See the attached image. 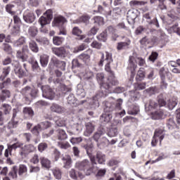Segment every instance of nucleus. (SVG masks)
I'll list each match as a JSON object with an SVG mask.
<instances>
[{
    "instance_id": "f257e3e1",
    "label": "nucleus",
    "mask_w": 180,
    "mask_h": 180,
    "mask_svg": "<svg viewBox=\"0 0 180 180\" xmlns=\"http://www.w3.org/2000/svg\"><path fill=\"white\" fill-rule=\"evenodd\" d=\"M101 58L98 63V65L99 67H103V63H105V70L110 75L107 82H103V79H105V75H103V73H98L96 75L97 81L100 82V90L91 102L92 108L94 109L99 108V101L95 99H101V98L108 96L109 94H112V85H117L119 84V81H117V79L115 77V72H113L110 68V65L113 63L112 53L105 52V56L103 53H101Z\"/></svg>"
},
{
    "instance_id": "f03ea898",
    "label": "nucleus",
    "mask_w": 180,
    "mask_h": 180,
    "mask_svg": "<svg viewBox=\"0 0 180 180\" xmlns=\"http://www.w3.org/2000/svg\"><path fill=\"white\" fill-rule=\"evenodd\" d=\"M90 160L88 159H84L82 161H78L75 164V168L79 171H84L86 175L88 176L91 174H94V169H95V165L98 163L95 158H89Z\"/></svg>"
},
{
    "instance_id": "7ed1b4c3",
    "label": "nucleus",
    "mask_w": 180,
    "mask_h": 180,
    "mask_svg": "<svg viewBox=\"0 0 180 180\" xmlns=\"http://www.w3.org/2000/svg\"><path fill=\"white\" fill-rule=\"evenodd\" d=\"M104 105V113L100 117V120L102 123H109L112 120V112L115 110V106L112 105V103L105 101Z\"/></svg>"
},
{
    "instance_id": "20e7f679",
    "label": "nucleus",
    "mask_w": 180,
    "mask_h": 180,
    "mask_svg": "<svg viewBox=\"0 0 180 180\" xmlns=\"http://www.w3.org/2000/svg\"><path fill=\"white\" fill-rule=\"evenodd\" d=\"M53 19V11L51 10H48L44 14V15L41 16L39 19V23H40L41 27L46 26V25H49L51 20ZM41 28L40 32L41 33H48L49 30Z\"/></svg>"
},
{
    "instance_id": "39448f33",
    "label": "nucleus",
    "mask_w": 180,
    "mask_h": 180,
    "mask_svg": "<svg viewBox=\"0 0 180 180\" xmlns=\"http://www.w3.org/2000/svg\"><path fill=\"white\" fill-rule=\"evenodd\" d=\"M167 105V102L162 98V95H160L158 96V101L150 100L149 103L148 105V110H158L160 108H162Z\"/></svg>"
},
{
    "instance_id": "423d86ee",
    "label": "nucleus",
    "mask_w": 180,
    "mask_h": 180,
    "mask_svg": "<svg viewBox=\"0 0 180 180\" xmlns=\"http://www.w3.org/2000/svg\"><path fill=\"white\" fill-rule=\"evenodd\" d=\"M20 94L23 95V96H26L27 98H32V99H35L39 96V90L37 89H32V87L27 86L21 89Z\"/></svg>"
},
{
    "instance_id": "0eeeda50",
    "label": "nucleus",
    "mask_w": 180,
    "mask_h": 180,
    "mask_svg": "<svg viewBox=\"0 0 180 180\" xmlns=\"http://www.w3.org/2000/svg\"><path fill=\"white\" fill-rule=\"evenodd\" d=\"M129 62V66L130 68L133 69V71H136V68H137V63L139 67H143L144 66V64H146V60L143 58H134V56H130Z\"/></svg>"
},
{
    "instance_id": "6e6552de",
    "label": "nucleus",
    "mask_w": 180,
    "mask_h": 180,
    "mask_svg": "<svg viewBox=\"0 0 180 180\" xmlns=\"http://www.w3.org/2000/svg\"><path fill=\"white\" fill-rule=\"evenodd\" d=\"M41 89L42 91L43 98L49 99V101H53V99H54L56 97V93L54 92V90L50 87V86L46 85L44 86H41Z\"/></svg>"
},
{
    "instance_id": "1a4fd4ad",
    "label": "nucleus",
    "mask_w": 180,
    "mask_h": 180,
    "mask_svg": "<svg viewBox=\"0 0 180 180\" xmlns=\"http://www.w3.org/2000/svg\"><path fill=\"white\" fill-rule=\"evenodd\" d=\"M65 23H67V19L64 16L58 15L54 18L52 26L58 27L60 30H64L65 29Z\"/></svg>"
},
{
    "instance_id": "9d476101",
    "label": "nucleus",
    "mask_w": 180,
    "mask_h": 180,
    "mask_svg": "<svg viewBox=\"0 0 180 180\" xmlns=\"http://www.w3.org/2000/svg\"><path fill=\"white\" fill-rule=\"evenodd\" d=\"M26 53H29V49H27V46H23L22 51H17L15 57L20 60V61H22V63H25L27 61L29 58V56H27Z\"/></svg>"
},
{
    "instance_id": "9b49d317",
    "label": "nucleus",
    "mask_w": 180,
    "mask_h": 180,
    "mask_svg": "<svg viewBox=\"0 0 180 180\" xmlns=\"http://www.w3.org/2000/svg\"><path fill=\"white\" fill-rule=\"evenodd\" d=\"M139 16V10L131 9L127 12V21L129 25H134L136 23V19Z\"/></svg>"
},
{
    "instance_id": "f8f14e48",
    "label": "nucleus",
    "mask_w": 180,
    "mask_h": 180,
    "mask_svg": "<svg viewBox=\"0 0 180 180\" xmlns=\"http://www.w3.org/2000/svg\"><path fill=\"white\" fill-rule=\"evenodd\" d=\"M61 160L65 169H70L72 167V158L70 155H63Z\"/></svg>"
},
{
    "instance_id": "ddd939ff",
    "label": "nucleus",
    "mask_w": 180,
    "mask_h": 180,
    "mask_svg": "<svg viewBox=\"0 0 180 180\" xmlns=\"http://www.w3.org/2000/svg\"><path fill=\"white\" fill-rule=\"evenodd\" d=\"M51 63H52L55 67H57V68H60L62 71H65V62L60 60L56 57H53L51 59Z\"/></svg>"
},
{
    "instance_id": "4468645a",
    "label": "nucleus",
    "mask_w": 180,
    "mask_h": 180,
    "mask_svg": "<svg viewBox=\"0 0 180 180\" xmlns=\"http://www.w3.org/2000/svg\"><path fill=\"white\" fill-rule=\"evenodd\" d=\"M52 53L59 58H65L66 51L64 47L52 48Z\"/></svg>"
},
{
    "instance_id": "2eb2a0df",
    "label": "nucleus",
    "mask_w": 180,
    "mask_h": 180,
    "mask_svg": "<svg viewBox=\"0 0 180 180\" xmlns=\"http://www.w3.org/2000/svg\"><path fill=\"white\" fill-rule=\"evenodd\" d=\"M50 110L51 112L58 113V115H61L65 112V108L64 107L56 103L51 104Z\"/></svg>"
},
{
    "instance_id": "dca6fc26",
    "label": "nucleus",
    "mask_w": 180,
    "mask_h": 180,
    "mask_svg": "<svg viewBox=\"0 0 180 180\" xmlns=\"http://www.w3.org/2000/svg\"><path fill=\"white\" fill-rule=\"evenodd\" d=\"M96 162L97 161L98 164L101 165H105L106 162V155L101 151H97L95 156Z\"/></svg>"
},
{
    "instance_id": "f3484780",
    "label": "nucleus",
    "mask_w": 180,
    "mask_h": 180,
    "mask_svg": "<svg viewBox=\"0 0 180 180\" xmlns=\"http://www.w3.org/2000/svg\"><path fill=\"white\" fill-rule=\"evenodd\" d=\"M23 19L26 23H33L36 20V15L33 12H25L23 15Z\"/></svg>"
},
{
    "instance_id": "a211bd4d",
    "label": "nucleus",
    "mask_w": 180,
    "mask_h": 180,
    "mask_svg": "<svg viewBox=\"0 0 180 180\" xmlns=\"http://www.w3.org/2000/svg\"><path fill=\"white\" fill-rule=\"evenodd\" d=\"M28 63H29V64L31 65L32 70L34 72H37V71H39V70H40V66L39 65V63L36 60L34 57L31 56L28 59Z\"/></svg>"
},
{
    "instance_id": "6ab92c4d",
    "label": "nucleus",
    "mask_w": 180,
    "mask_h": 180,
    "mask_svg": "<svg viewBox=\"0 0 180 180\" xmlns=\"http://www.w3.org/2000/svg\"><path fill=\"white\" fill-rule=\"evenodd\" d=\"M143 18L146 20L147 23L148 25H154L156 27H160V23L158 22V20L157 18H154L151 20V16H150V13H146L143 15Z\"/></svg>"
},
{
    "instance_id": "aec40b11",
    "label": "nucleus",
    "mask_w": 180,
    "mask_h": 180,
    "mask_svg": "<svg viewBox=\"0 0 180 180\" xmlns=\"http://www.w3.org/2000/svg\"><path fill=\"white\" fill-rule=\"evenodd\" d=\"M0 92V101L5 102L6 99L11 98V91L7 89H1Z\"/></svg>"
},
{
    "instance_id": "412c9836",
    "label": "nucleus",
    "mask_w": 180,
    "mask_h": 180,
    "mask_svg": "<svg viewBox=\"0 0 180 180\" xmlns=\"http://www.w3.org/2000/svg\"><path fill=\"white\" fill-rule=\"evenodd\" d=\"M95 130V124H94L92 122H87L86 124V130L84 131V136L86 137H89V136L94 133V131Z\"/></svg>"
},
{
    "instance_id": "4be33fe9",
    "label": "nucleus",
    "mask_w": 180,
    "mask_h": 180,
    "mask_svg": "<svg viewBox=\"0 0 180 180\" xmlns=\"http://www.w3.org/2000/svg\"><path fill=\"white\" fill-rule=\"evenodd\" d=\"M131 44V41L130 39H127L125 41H121L117 43V49L120 50H126V49H129V46Z\"/></svg>"
},
{
    "instance_id": "5701e85b",
    "label": "nucleus",
    "mask_w": 180,
    "mask_h": 180,
    "mask_svg": "<svg viewBox=\"0 0 180 180\" xmlns=\"http://www.w3.org/2000/svg\"><path fill=\"white\" fill-rule=\"evenodd\" d=\"M109 145V141L106 137L101 138L100 141L97 142V147L100 148V150H103L105 147H108Z\"/></svg>"
},
{
    "instance_id": "b1692460",
    "label": "nucleus",
    "mask_w": 180,
    "mask_h": 180,
    "mask_svg": "<svg viewBox=\"0 0 180 180\" xmlns=\"http://www.w3.org/2000/svg\"><path fill=\"white\" fill-rule=\"evenodd\" d=\"M56 134L58 137V140L63 141V140H67L68 139V135L65 133V131L61 129L56 130Z\"/></svg>"
},
{
    "instance_id": "393cba45",
    "label": "nucleus",
    "mask_w": 180,
    "mask_h": 180,
    "mask_svg": "<svg viewBox=\"0 0 180 180\" xmlns=\"http://www.w3.org/2000/svg\"><path fill=\"white\" fill-rule=\"evenodd\" d=\"M105 31L106 33L108 32L110 34H112V38L114 41H116V39L119 37V35L116 33V28L112 25L108 26Z\"/></svg>"
},
{
    "instance_id": "a878e982",
    "label": "nucleus",
    "mask_w": 180,
    "mask_h": 180,
    "mask_svg": "<svg viewBox=\"0 0 180 180\" xmlns=\"http://www.w3.org/2000/svg\"><path fill=\"white\" fill-rule=\"evenodd\" d=\"M14 72L18 78H23V77H26L27 75V70H23L21 66L17 69H14Z\"/></svg>"
},
{
    "instance_id": "bb28decb",
    "label": "nucleus",
    "mask_w": 180,
    "mask_h": 180,
    "mask_svg": "<svg viewBox=\"0 0 180 180\" xmlns=\"http://www.w3.org/2000/svg\"><path fill=\"white\" fill-rule=\"evenodd\" d=\"M89 16L88 15H83L79 18H77L76 20L74 21V23H77L78 25L81 23H84L85 25H88L89 23Z\"/></svg>"
},
{
    "instance_id": "cd10ccee",
    "label": "nucleus",
    "mask_w": 180,
    "mask_h": 180,
    "mask_svg": "<svg viewBox=\"0 0 180 180\" xmlns=\"http://www.w3.org/2000/svg\"><path fill=\"white\" fill-rule=\"evenodd\" d=\"M40 161L42 167H44V168L49 169L51 167V161H50V160H49L47 158L41 157Z\"/></svg>"
},
{
    "instance_id": "c85d7f7f",
    "label": "nucleus",
    "mask_w": 180,
    "mask_h": 180,
    "mask_svg": "<svg viewBox=\"0 0 180 180\" xmlns=\"http://www.w3.org/2000/svg\"><path fill=\"white\" fill-rule=\"evenodd\" d=\"M22 151L27 153V155L30 154V153H33L36 150V148L32 144L25 145L21 148Z\"/></svg>"
},
{
    "instance_id": "c756f323",
    "label": "nucleus",
    "mask_w": 180,
    "mask_h": 180,
    "mask_svg": "<svg viewBox=\"0 0 180 180\" xmlns=\"http://www.w3.org/2000/svg\"><path fill=\"white\" fill-rule=\"evenodd\" d=\"M11 34L13 37L20 36V27L18 25H14L11 30Z\"/></svg>"
},
{
    "instance_id": "7c9ffc66",
    "label": "nucleus",
    "mask_w": 180,
    "mask_h": 180,
    "mask_svg": "<svg viewBox=\"0 0 180 180\" xmlns=\"http://www.w3.org/2000/svg\"><path fill=\"white\" fill-rule=\"evenodd\" d=\"M140 112V108L137 105H132L131 107H129L128 108L127 113L128 115H132L134 116H136V115H138Z\"/></svg>"
},
{
    "instance_id": "2f4dec72",
    "label": "nucleus",
    "mask_w": 180,
    "mask_h": 180,
    "mask_svg": "<svg viewBox=\"0 0 180 180\" xmlns=\"http://www.w3.org/2000/svg\"><path fill=\"white\" fill-rule=\"evenodd\" d=\"M154 136L158 139V140H160V143H161L165 137V134H164V130L162 129H156Z\"/></svg>"
},
{
    "instance_id": "473e14b6",
    "label": "nucleus",
    "mask_w": 180,
    "mask_h": 180,
    "mask_svg": "<svg viewBox=\"0 0 180 180\" xmlns=\"http://www.w3.org/2000/svg\"><path fill=\"white\" fill-rule=\"evenodd\" d=\"M164 117V111L162 110H157L152 115V119L153 120H160V119H162Z\"/></svg>"
},
{
    "instance_id": "72a5a7b5",
    "label": "nucleus",
    "mask_w": 180,
    "mask_h": 180,
    "mask_svg": "<svg viewBox=\"0 0 180 180\" xmlns=\"http://www.w3.org/2000/svg\"><path fill=\"white\" fill-rule=\"evenodd\" d=\"M22 112L25 116H28L29 117H33L34 116V111L30 107L24 108Z\"/></svg>"
},
{
    "instance_id": "f704fd0d",
    "label": "nucleus",
    "mask_w": 180,
    "mask_h": 180,
    "mask_svg": "<svg viewBox=\"0 0 180 180\" xmlns=\"http://www.w3.org/2000/svg\"><path fill=\"white\" fill-rule=\"evenodd\" d=\"M18 120H11L7 125L4 126L5 130H11V129H15V127H17L18 126Z\"/></svg>"
},
{
    "instance_id": "c9c22d12",
    "label": "nucleus",
    "mask_w": 180,
    "mask_h": 180,
    "mask_svg": "<svg viewBox=\"0 0 180 180\" xmlns=\"http://www.w3.org/2000/svg\"><path fill=\"white\" fill-rule=\"evenodd\" d=\"M79 60H82L85 64H88L91 60V56L89 54L84 53L79 56Z\"/></svg>"
},
{
    "instance_id": "e433bc0d",
    "label": "nucleus",
    "mask_w": 180,
    "mask_h": 180,
    "mask_svg": "<svg viewBox=\"0 0 180 180\" xmlns=\"http://www.w3.org/2000/svg\"><path fill=\"white\" fill-rule=\"evenodd\" d=\"M39 61L41 67H44V68L47 67V64H49V56L47 55L41 56Z\"/></svg>"
},
{
    "instance_id": "4c0bfd02",
    "label": "nucleus",
    "mask_w": 180,
    "mask_h": 180,
    "mask_svg": "<svg viewBox=\"0 0 180 180\" xmlns=\"http://www.w3.org/2000/svg\"><path fill=\"white\" fill-rule=\"evenodd\" d=\"M84 150H86V153L89 158H95V155H92V145H84Z\"/></svg>"
},
{
    "instance_id": "58836bf2",
    "label": "nucleus",
    "mask_w": 180,
    "mask_h": 180,
    "mask_svg": "<svg viewBox=\"0 0 180 180\" xmlns=\"http://www.w3.org/2000/svg\"><path fill=\"white\" fill-rule=\"evenodd\" d=\"M29 47L32 53H37L39 51V46L37 45V43H36V41H31L29 43Z\"/></svg>"
},
{
    "instance_id": "ea45409f",
    "label": "nucleus",
    "mask_w": 180,
    "mask_h": 180,
    "mask_svg": "<svg viewBox=\"0 0 180 180\" xmlns=\"http://www.w3.org/2000/svg\"><path fill=\"white\" fill-rule=\"evenodd\" d=\"M144 77H146V75H144V68H141L136 74V81H143Z\"/></svg>"
},
{
    "instance_id": "a19ab883",
    "label": "nucleus",
    "mask_w": 180,
    "mask_h": 180,
    "mask_svg": "<svg viewBox=\"0 0 180 180\" xmlns=\"http://www.w3.org/2000/svg\"><path fill=\"white\" fill-rule=\"evenodd\" d=\"M129 5L132 8H136V6H143V5H146V2L143 1L132 0L129 2Z\"/></svg>"
},
{
    "instance_id": "79ce46f5",
    "label": "nucleus",
    "mask_w": 180,
    "mask_h": 180,
    "mask_svg": "<svg viewBox=\"0 0 180 180\" xmlns=\"http://www.w3.org/2000/svg\"><path fill=\"white\" fill-rule=\"evenodd\" d=\"M59 89L63 92V94H68V92H71V91H72L71 86L61 84L59 85Z\"/></svg>"
},
{
    "instance_id": "37998d69",
    "label": "nucleus",
    "mask_w": 180,
    "mask_h": 180,
    "mask_svg": "<svg viewBox=\"0 0 180 180\" xmlns=\"http://www.w3.org/2000/svg\"><path fill=\"white\" fill-rule=\"evenodd\" d=\"M38 32L39 30H37V27L34 26L30 27L28 29V34H30L31 37H36V36H37Z\"/></svg>"
},
{
    "instance_id": "c03bdc74",
    "label": "nucleus",
    "mask_w": 180,
    "mask_h": 180,
    "mask_svg": "<svg viewBox=\"0 0 180 180\" xmlns=\"http://www.w3.org/2000/svg\"><path fill=\"white\" fill-rule=\"evenodd\" d=\"M96 37L97 40L105 43L106 40H108V33L106 32V31H104L101 32L99 35H98Z\"/></svg>"
},
{
    "instance_id": "a18cd8bd",
    "label": "nucleus",
    "mask_w": 180,
    "mask_h": 180,
    "mask_svg": "<svg viewBox=\"0 0 180 180\" xmlns=\"http://www.w3.org/2000/svg\"><path fill=\"white\" fill-rule=\"evenodd\" d=\"M26 41L25 37H20L18 40L14 41L13 44L15 47H19L20 46H23Z\"/></svg>"
},
{
    "instance_id": "49530a36",
    "label": "nucleus",
    "mask_w": 180,
    "mask_h": 180,
    "mask_svg": "<svg viewBox=\"0 0 180 180\" xmlns=\"http://www.w3.org/2000/svg\"><path fill=\"white\" fill-rule=\"evenodd\" d=\"M60 157H61V153L59 152L58 150L54 149L52 151V158L54 160V161H58V160H60Z\"/></svg>"
},
{
    "instance_id": "de8ad7c7",
    "label": "nucleus",
    "mask_w": 180,
    "mask_h": 180,
    "mask_svg": "<svg viewBox=\"0 0 180 180\" xmlns=\"http://www.w3.org/2000/svg\"><path fill=\"white\" fill-rule=\"evenodd\" d=\"M68 103L69 105H75L77 103V98H75V96L73 94H70L68 98Z\"/></svg>"
},
{
    "instance_id": "09e8293b",
    "label": "nucleus",
    "mask_w": 180,
    "mask_h": 180,
    "mask_svg": "<svg viewBox=\"0 0 180 180\" xmlns=\"http://www.w3.org/2000/svg\"><path fill=\"white\" fill-rule=\"evenodd\" d=\"M120 13H122V8H120V7H115L112 11H110L109 15H111V16H113L115 18L118 15H120Z\"/></svg>"
},
{
    "instance_id": "8fccbe9b",
    "label": "nucleus",
    "mask_w": 180,
    "mask_h": 180,
    "mask_svg": "<svg viewBox=\"0 0 180 180\" xmlns=\"http://www.w3.org/2000/svg\"><path fill=\"white\" fill-rule=\"evenodd\" d=\"M23 146V143L17 142L15 143H13V145H9L8 150L10 151V154L12 153V150H16V148H19Z\"/></svg>"
},
{
    "instance_id": "3c124183",
    "label": "nucleus",
    "mask_w": 180,
    "mask_h": 180,
    "mask_svg": "<svg viewBox=\"0 0 180 180\" xmlns=\"http://www.w3.org/2000/svg\"><path fill=\"white\" fill-rule=\"evenodd\" d=\"M167 127L169 129V130H172L175 126V121L174 120V118H169L167 122Z\"/></svg>"
},
{
    "instance_id": "603ef678",
    "label": "nucleus",
    "mask_w": 180,
    "mask_h": 180,
    "mask_svg": "<svg viewBox=\"0 0 180 180\" xmlns=\"http://www.w3.org/2000/svg\"><path fill=\"white\" fill-rule=\"evenodd\" d=\"M8 175L9 176H12L13 179H15V178H18V167L13 166Z\"/></svg>"
},
{
    "instance_id": "864d4df0",
    "label": "nucleus",
    "mask_w": 180,
    "mask_h": 180,
    "mask_svg": "<svg viewBox=\"0 0 180 180\" xmlns=\"http://www.w3.org/2000/svg\"><path fill=\"white\" fill-rule=\"evenodd\" d=\"M42 131V129L39 124L34 126L33 127L32 130H31L32 133L33 134H34L35 136H39V134H40V131Z\"/></svg>"
},
{
    "instance_id": "5fc2aeb1",
    "label": "nucleus",
    "mask_w": 180,
    "mask_h": 180,
    "mask_svg": "<svg viewBox=\"0 0 180 180\" xmlns=\"http://www.w3.org/2000/svg\"><path fill=\"white\" fill-rule=\"evenodd\" d=\"M94 23H96L98 26H102L103 25V18L101 16H96L93 18Z\"/></svg>"
},
{
    "instance_id": "6e6d98bb",
    "label": "nucleus",
    "mask_w": 180,
    "mask_h": 180,
    "mask_svg": "<svg viewBox=\"0 0 180 180\" xmlns=\"http://www.w3.org/2000/svg\"><path fill=\"white\" fill-rule=\"evenodd\" d=\"M63 40H64L63 37H54L53 38V43L55 44V46H60V44L63 43Z\"/></svg>"
},
{
    "instance_id": "4d7b16f0",
    "label": "nucleus",
    "mask_w": 180,
    "mask_h": 180,
    "mask_svg": "<svg viewBox=\"0 0 180 180\" xmlns=\"http://www.w3.org/2000/svg\"><path fill=\"white\" fill-rule=\"evenodd\" d=\"M49 147L46 143H41L38 145V151L39 153H43V151H46Z\"/></svg>"
},
{
    "instance_id": "13d9d810",
    "label": "nucleus",
    "mask_w": 180,
    "mask_h": 180,
    "mask_svg": "<svg viewBox=\"0 0 180 180\" xmlns=\"http://www.w3.org/2000/svg\"><path fill=\"white\" fill-rule=\"evenodd\" d=\"M3 110L4 115H9V113H11V110H12V106L9 104H3Z\"/></svg>"
},
{
    "instance_id": "bf43d9fd",
    "label": "nucleus",
    "mask_w": 180,
    "mask_h": 180,
    "mask_svg": "<svg viewBox=\"0 0 180 180\" xmlns=\"http://www.w3.org/2000/svg\"><path fill=\"white\" fill-rule=\"evenodd\" d=\"M58 146L61 150H67V148H70V143L68 142H58Z\"/></svg>"
},
{
    "instance_id": "052dcab7",
    "label": "nucleus",
    "mask_w": 180,
    "mask_h": 180,
    "mask_svg": "<svg viewBox=\"0 0 180 180\" xmlns=\"http://www.w3.org/2000/svg\"><path fill=\"white\" fill-rule=\"evenodd\" d=\"M11 82H12V79L8 77L6 80H4L3 82L1 83L2 89L5 88H8V86L11 85Z\"/></svg>"
},
{
    "instance_id": "680f3d73",
    "label": "nucleus",
    "mask_w": 180,
    "mask_h": 180,
    "mask_svg": "<svg viewBox=\"0 0 180 180\" xmlns=\"http://www.w3.org/2000/svg\"><path fill=\"white\" fill-rule=\"evenodd\" d=\"M39 125L40 126L41 130H44L46 129L51 127V122L46 121L41 122V124H39Z\"/></svg>"
},
{
    "instance_id": "e2e57ef3",
    "label": "nucleus",
    "mask_w": 180,
    "mask_h": 180,
    "mask_svg": "<svg viewBox=\"0 0 180 180\" xmlns=\"http://www.w3.org/2000/svg\"><path fill=\"white\" fill-rule=\"evenodd\" d=\"M25 172H27V167L25 165H20L18 169V174L20 176L23 175Z\"/></svg>"
},
{
    "instance_id": "0e129e2a",
    "label": "nucleus",
    "mask_w": 180,
    "mask_h": 180,
    "mask_svg": "<svg viewBox=\"0 0 180 180\" xmlns=\"http://www.w3.org/2000/svg\"><path fill=\"white\" fill-rule=\"evenodd\" d=\"M53 174L57 179H60L61 178V170L58 168H55L53 169Z\"/></svg>"
},
{
    "instance_id": "69168bd1",
    "label": "nucleus",
    "mask_w": 180,
    "mask_h": 180,
    "mask_svg": "<svg viewBox=\"0 0 180 180\" xmlns=\"http://www.w3.org/2000/svg\"><path fill=\"white\" fill-rule=\"evenodd\" d=\"M117 128H111L108 132L109 137H116L118 134Z\"/></svg>"
},
{
    "instance_id": "338daca9",
    "label": "nucleus",
    "mask_w": 180,
    "mask_h": 180,
    "mask_svg": "<svg viewBox=\"0 0 180 180\" xmlns=\"http://www.w3.org/2000/svg\"><path fill=\"white\" fill-rule=\"evenodd\" d=\"M82 141V137H76V138L72 137V139H70V143H72L73 146H75V144H79V143H81Z\"/></svg>"
},
{
    "instance_id": "774afa93",
    "label": "nucleus",
    "mask_w": 180,
    "mask_h": 180,
    "mask_svg": "<svg viewBox=\"0 0 180 180\" xmlns=\"http://www.w3.org/2000/svg\"><path fill=\"white\" fill-rule=\"evenodd\" d=\"M84 79H92L94 78V72L91 71L87 70L85 74L84 75Z\"/></svg>"
}]
</instances>
